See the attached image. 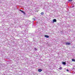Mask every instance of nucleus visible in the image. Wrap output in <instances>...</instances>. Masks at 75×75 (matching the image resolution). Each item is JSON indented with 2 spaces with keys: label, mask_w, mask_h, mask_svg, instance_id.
Wrapping results in <instances>:
<instances>
[{
  "label": "nucleus",
  "mask_w": 75,
  "mask_h": 75,
  "mask_svg": "<svg viewBox=\"0 0 75 75\" xmlns=\"http://www.w3.org/2000/svg\"><path fill=\"white\" fill-rule=\"evenodd\" d=\"M42 71V70L41 69H38V72H41V71Z\"/></svg>",
  "instance_id": "f257e3e1"
},
{
  "label": "nucleus",
  "mask_w": 75,
  "mask_h": 75,
  "mask_svg": "<svg viewBox=\"0 0 75 75\" xmlns=\"http://www.w3.org/2000/svg\"><path fill=\"white\" fill-rule=\"evenodd\" d=\"M70 43H68V42H66V45H70Z\"/></svg>",
  "instance_id": "f03ea898"
},
{
  "label": "nucleus",
  "mask_w": 75,
  "mask_h": 75,
  "mask_svg": "<svg viewBox=\"0 0 75 75\" xmlns=\"http://www.w3.org/2000/svg\"><path fill=\"white\" fill-rule=\"evenodd\" d=\"M53 20L54 23V22H57V20H56V19H53Z\"/></svg>",
  "instance_id": "7ed1b4c3"
},
{
  "label": "nucleus",
  "mask_w": 75,
  "mask_h": 75,
  "mask_svg": "<svg viewBox=\"0 0 75 75\" xmlns=\"http://www.w3.org/2000/svg\"><path fill=\"white\" fill-rule=\"evenodd\" d=\"M45 37H46V38H49V36L47 35H45Z\"/></svg>",
  "instance_id": "20e7f679"
},
{
  "label": "nucleus",
  "mask_w": 75,
  "mask_h": 75,
  "mask_svg": "<svg viewBox=\"0 0 75 75\" xmlns=\"http://www.w3.org/2000/svg\"><path fill=\"white\" fill-rule=\"evenodd\" d=\"M41 15H44V13L43 12H41Z\"/></svg>",
  "instance_id": "39448f33"
},
{
  "label": "nucleus",
  "mask_w": 75,
  "mask_h": 75,
  "mask_svg": "<svg viewBox=\"0 0 75 75\" xmlns=\"http://www.w3.org/2000/svg\"><path fill=\"white\" fill-rule=\"evenodd\" d=\"M62 64L63 65H66V62H63L62 63Z\"/></svg>",
  "instance_id": "423d86ee"
},
{
  "label": "nucleus",
  "mask_w": 75,
  "mask_h": 75,
  "mask_svg": "<svg viewBox=\"0 0 75 75\" xmlns=\"http://www.w3.org/2000/svg\"><path fill=\"white\" fill-rule=\"evenodd\" d=\"M34 49H35V51H37V49L35 47Z\"/></svg>",
  "instance_id": "0eeeda50"
},
{
  "label": "nucleus",
  "mask_w": 75,
  "mask_h": 75,
  "mask_svg": "<svg viewBox=\"0 0 75 75\" xmlns=\"http://www.w3.org/2000/svg\"><path fill=\"white\" fill-rule=\"evenodd\" d=\"M72 61H74V62H75V60L74 59H72Z\"/></svg>",
  "instance_id": "6e6552de"
},
{
  "label": "nucleus",
  "mask_w": 75,
  "mask_h": 75,
  "mask_svg": "<svg viewBox=\"0 0 75 75\" xmlns=\"http://www.w3.org/2000/svg\"><path fill=\"white\" fill-rule=\"evenodd\" d=\"M62 67H60L59 68V69H60V70H61V69H62Z\"/></svg>",
  "instance_id": "1a4fd4ad"
},
{
  "label": "nucleus",
  "mask_w": 75,
  "mask_h": 75,
  "mask_svg": "<svg viewBox=\"0 0 75 75\" xmlns=\"http://www.w3.org/2000/svg\"><path fill=\"white\" fill-rule=\"evenodd\" d=\"M20 11H21V12H22V13H24V11H21V10H20Z\"/></svg>",
  "instance_id": "9d476101"
},
{
  "label": "nucleus",
  "mask_w": 75,
  "mask_h": 75,
  "mask_svg": "<svg viewBox=\"0 0 75 75\" xmlns=\"http://www.w3.org/2000/svg\"><path fill=\"white\" fill-rule=\"evenodd\" d=\"M72 0H69V1H72Z\"/></svg>",
  "instance_id": "9b49d317"
},
{
  "label": "nucleus",
  "mask_w": 75,
  "mask_h": 75,
  "mask_svg": "<svg viewBox=\"0 0 75 75\" xmlns=\"http://www.w3.org/2000/svg\"><path fill=\"white\" fill-rule=\"evenodd\" d=\"M67 71H69V70L67 69Z\"/></svg>",
  "instance_id": "f8f14e48"
}]
</instances>
